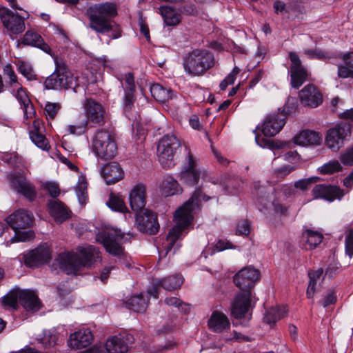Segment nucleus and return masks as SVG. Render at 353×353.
Wrapping results in <instances>:
<instances>
[{
	"label": "nucleus",
	"mask_w": 353,
	"mask_h": 353,
	"mask_svg": "<svg viewBox=\"0 0 353 353\" xmlns=\"http://www.w3.org/2000/svg\"><path fill=\"white\" fill-rule=\"evenodd\" d=\"M210 199L201 188H196L191 197L174 214L175 225L169 231L166 237L165 248L168 254L180 238L182 232L191 224L194 214L201 210V201Z\"/></svg>",
	"instance_id": "nucleus-1"
},
{
	"label": "nucleus",
	"mask_w": 353,
	"mask_h": 353,
	"mask_svg": "<svg viewBox=\"0 0 353 353\" xmlns=\"http://www.w3.org/2000/svg\"><path fill=\"white\" fill-rule=\"evenodd\" d=\"M259 279V270L252 266L242 268L234 276V284L242 290L232 302L231 314L235 319H242L248 312L251 303V290Z\"/></svg>",
	"instance_id": "nucleus-2"
},
{
	"label": "nucleus",
	"mask_w": 353,
	"mask_h": 353,
	"mask_svg": "<svg viewBox=\"0 0 353 353\" xmlns=\"http://www.w3.org/2000/svg\"><path fill=\"white\" fill-rule=\"evenodd\" d=\"M117 14V6L109 1L95 3L89 7L85 12L89 19L90 28L100 34L112 32L111 37L114 39L121 36L119 26L112 20Z\"/></svg>",
	"instance_id": "nucleus-3"
},
{
	"label": "nucleus",
	"mask_w": 353,
	"mask_h": 353,
	"mask_svg": "<svg viewBox=\"0 0 353 353\" xmlns=\"http://www.w3.org/2000/svg\"><path fill=\"white\" fill-rule=\"evenodd\" d=\"M214 65V56L207 50H193L187 53L183 59V68L191 76L202 75Z\"/></svg>",
	"instance_id": "nucleus-4"
},
{
	"label": "nucleus",
	"mask_w": 353,
	"mask_h": 353,
	"mask_svg": "<svg viewBox=\"0 0 353 353\" xmlns=\"http://www.w3.org/2000/svg\"><path fill=\"white\" fill-rule=\"evenodd\" d=\"M93 149L97 155L103 159H113L117 154L114 131L108 129L98 130L95 133Z\"/></svg>",
	"instance_id": "nucleus-5"
},
{
	"label": "nucleus",
	"mask_w": 353,
	"mask_h": 353,
	"mask_svg": "<svg viewBox=\"0 0 353 353\" xmlns=\"http://www.w3.org/2000/svg\"><path fill=\"white\" fill-rule=\"evenodd\" d=\"M180 148V141L173 134H166L160 139L157 147V157L160 164L164 168H170L174 165V157Z\"/></svg>",
	"instance_id": "nucleus-6"
},
{
	"label": "nucleus",
	"mask_w": 353,
	"mask_h": 353,
	"mask_svg": "<svg viewBox=\"0 0 353 353\" xmlns=\"http://www.w3.org/2000/svg\"><path fill=\"white\" fill-rule=\"evenodd\" d=\"M56 69L54 72L48 77L44 83L47 89H68L74 84V77L68 70L65 63L61 59H54Z\"/></svg>",
	"instance_id": "nucleus-7"
},
{
	"label": "nucleus",
	"mask_w": 353,
	"mask_h": 353,
	"mask_svg": "<svg viewBox=\"0 0 353 353\" xmlns=\"http://www.w3.org/2000/svg\"><path fill=\"white\" fill-rule=\"evenodd\" d=\"M123 237V234L120 230L105 228L97 234L96 239L103 244L107 252L113 255L119 256L123 251L121 246Z\"/></svg>",
	"instance_id": "nucleus-8"
},
{
	"label": "nucleus",
	"mask_w": 353,
	"mask_h": 353,
	"mask_svg": "<svg viewBox=\"0 0 353 353\" xmlns=\"http://www.w3.org/2000/svg\"><path fill=\"white\" fill-rule=\"evenodd\" d=\"M205 174L196 167L195 158L190 151L188 152L187 163L179 174V180L184 184L193 187L198 185L201 177Z\"/></svg>",
	"instance_id": "nucleus-9"
},
{
	"label": "nucleus",
	"mask_w": 353,
	"mask_h": 353,
	"mask_svg": "<svg viewBox=\"0 0 353 353\" xmlns=\"http://www.w3.org/2000/svg\"><path fill=\"white\" fill-rule=\"evenodd\" d=\"M136 223L139 230L148 234H155L159 230L156 213L148 209L137 212Z\"/></svg>",
	"instance_id": "nucleus-10"
},
{
	"label": "nucleus",
	"mask_w": 353,
	"mask_h": 353,
	"mask_svg": "<svg viewBox=\"0 0 353 353\" xmlns=\"http://www.w3.org/2000/svg\"><path fill=\"white\" fill-rule=\"evenodd\" d=\"M83 108L88 122L98 126L103 125L106 122L107 114L104 108L91 98H87L83 102Z\"/></svg>",
	"instance_id": "nucleus-11"
},
{
	"label": "nucleus",
	"mask_w": 353,
	"mask_h": 353,
	"mask_svg": "<svg viewBox=\"0 0 353 353\" xmlns=\"http://www.w3.org/2000/svg\"><path fill=\"white\" fill-rule=\"evenodd\" d=\"M350 134V125L341 123L327 131L325 137L327 146L332 150H339L343 145L344 139Z\"/></svg>",
	"instance_id": "nucleus-12"
},
{
	"label": "nucleus",
	"mask_w": 353,
	"mask_h": 353,
	"mask_svg": "<svg viewBox=\"0 0 353 353\" xmlns=\"http://www.w3.org/2000/svg\"><path fill=\"white\" fill-rule=\"evenodd\" d=\"M289 58L291 61L290 67L291 85L298 89L308 78L307 70L302 65L299 56L294 52H289Z\"/></svg>",
	"instance_id": "nucleus-13"
},
{
	"label": "nucleus",
	"mask_w": 353,
	"mask_h": 353,
	"mask_svg": "<svg viewBox=\"0 0 353 353\" xmlns=\"http://www.w3.org/2000/svg\"><path fill=\"white\" fill-rule=\"evenodd\" d=\"M57 263L61 270L67 274H76L83 267L81 257L73 252H63L60 253L57 259Z\"/></svg>",
	"instance_id": "nucleus-14"
},
{
	"label": "nucleus",
	"mask_w": 353,
	"mask_h": 353,
	"mask_svg": "<svg viewBox=\"0 0 353 353\" xmlns=\"http://www.w3.org/2000/svg\"><path fill=\"white\" fill-rule=\"evenodd\" d=\"M299 98L303 106L316 108L323 102V96L319 89L312 84H307L299 92Z\"/></svg>",
	"instance_id": "nucleus-15"
},
{
	"label": "nucleus",
	"mask_w": 353,
	"mask_h": 353,
	"mask_svg": "<svg viewBox=\"0 0 353 353\" xmlns=\"http://www.w3.org/2000/svg\"><path fill=\"white\" fill-rule=\"evenodd\" d=\"M51 259V251L47 245H43L31 250L24 258V264L29 268H35L48 263Z\"/></svg>",
	"instance_id": "nucleus-16"
},
{
	"label": "nucleus",
	"mask_w": 353,
	"mask_h": 353,
	"mask_svg": "<svg viewBox=\"0 0 353 353\" xmlns=\"http://www.w3.org/2000/svg\"><path fill=\"white\" fill-rule=\"evenodd\" d=\"M312 194L314 199H322L328 201H333L335 199H341L345 193L339 186L319 184L313 188Z\"/></svg>",
	"instance_id": "nucleus-17"
},
{
	"label": "nucleus",
	"mask_w": 353,
	"mask_h": 353,
	"mask_svg": "<svg viewBox=\"0 0 353 353\" xmlns=\"http://www.w3.org/2000/svg\"><path fill=\"white\" fill-rule=\"evenodd\" d=\"M29 137L31 141L43 150L48 151L50 149L49 142L43 134L44 127L39 119H34L28 127Z\"/></svg>",
	"instance_id": "nucleus-18"
},
{
	"label": "nucleus",
	"mask_w": 353,
	"mask_h": 353,
	"mask_svg": "<svg viewBox=\"0 0 353 353\" xmlns=\"http://www.w3.org/2000/svg\"><path fill=\"white\" fill-rule=\"evenodd\" d=\"M285 123V116L283 113L269 115L262 125V132L265 137H274L280 132Z\"/></svg>",
	"instance_id": "nucleus-19"
},
{
	"label": "nucleus",
	"mask_w": 353,
	"mask_h": 353,
	"mask_svg": "<svg viewBox=\"0 0 353 353\" xmlns=\"http://www.w3.org/2000/svg\"><path fill=\"white\" fill-rule=\"evenodd\" d=\"M131 338L130 335L114 336L107 340L105 347H97L103 348L105 353H126L129 349L128 341Z\"/></svg>",
	"instance_id": "nucleus-20"
},
{
	"label": "nucleus",
	"mask_w": 353,
	"mask_h": 353,
	"mask_svg": "<svg viewBox=\"0 0 353 353\" xmlns=\"http://www.w3.org/2000/svg\"><path fill=\"white\" fill-rule=\"evenodd\" d=\"M129 199L133 211L138 212L144 210L146 203V186L142 183L134 185L130 192Z\"/></svg>",
	"instance_id": "nucleus-21"
},
{
	"label": "nucleus",
	"mask_w": 353,
	"mask_h": 353,
	"mask_svg": "<svg viewBox=\"0 0 353 353\" xmlns=\"http://www.w3.org/2000/svg\"><path fill=\"white\" fill-rule=\"evenodd\" d=\"M9 227L14 232V236L7 242L8 245L22 241V210L18 209L6 218Z\"/></svg>",
	"instance_id": "nucleus-22"
},
{
	"label": "nucleus",
	"mask_w": 353,
	"mask_h": 353,
	"mask_svg": "<svg viewBox=\"0 0 353 353\" xmlns=\"http://www.w3.org/2000/svg\"><path fill=\"white\" fill-rule=\"evenodd\" d=\"M48 210L55 222L62 223L70 217L71 212L61 201L51 199L48 203Z\"/></svg>",
	"instance_id": "nucleus-23"
},
{
	"label": "nucleus",
	"mask_w": 353,
	"mask_h": 353,
	"mask_svg": "<svg viewBox=\"0 0 353 353\" xmlns=\"http://www.w3.org/2000/svg\"><path fill=\"white\" fill-rule=\"evenodd\" d=\"M92 340L93 335L91 331L89 329H83L71 334L68 344L73 349H81L88 346Z\"/></svg>",
	"instance_id": "nucleus-24"
},
{
	"label": "nucleus",
	"mask_w": 353,
	"mask_h": 353,
	"mask_svg": "<svg viewBox=\"0 0 353 353\" xmlns=\"http://www.w3.org/2000/svg\"><path fill=\"white\" fill-rule=\"evenodd\" d=\"M43 307V304L35 292L30 290H23V310L26 314L30 316L38 312Z\"/></svg>",
	"instance_id": "nucleus-25"
},
{
	"label": "nucleus",
	"mask_w": 353,
	"mask_h": 353,
	"mask_svg": "<svg viewBox=\"0 0 353 353\" xmlns=\"http://www.w3.org/2000/svg\"><path fill=\"white\" fill-rule=\"evenodd\" d=\"M208 324L209 328L216 333L223 332L230 327V322L228 316L224 313L217 310L212 313Z\"/></svg>",
	"instance_id": "nucleus-26"
},
{
	"label": "nucleus",
	"mask_w": 353,
	"mask_h": 353,
	"mask_svg": "<svg viewBox=\"0 0 353 353\" xmlns=\"http://www.w3.org/2000/svg\"><path fill=\"white\" fill-rule=\"evenodd\" d=\"M101 174L107 184H114L123 179L124 173L120 165L113 162L106 164L101 170Z\"/></svg>",
	"instance_id": "nucleus-27"
},
{
	"label": "nucleus",
	"mask_w": 353,
	"mask_h": 353,
	"mask_svg": "<svg viewBox=\"0 0 353 353\" xmlns=\"http://www.w3.org/2000/svg\"><path fill=\"white\" fill-rule=\"evenodd\" d=\"M322 141L321 135L313 130H305L294 137V142L299 145H318Z\"/></svg>",
	"instance_id": "nucleus-28"
},
{
	"label": "nucleus",
	"mask_w": 353,
	"mask_h": 353,
	"mask_svg": "<svg viewBox=\"0 0 353 353\" xmlns=\"http://www.w3.org/2000/svg\"><path fill=\"white\" fill-rule=\"evenodd\" d=\"M1 21L5 26L13 34H19L22 32V18L14 15L12 12L3 11L1 16Z\"/></svg>",
	"instance_id": "nucleus-29"
},
{
	"label": "nucleus",
	"mask_w": 353,
	"mask_h": 353,
	"mask_svg": "<svg viewBox=\"0 0 353 353\" xmlns=\"http://www.w3.org/2000/svg\"><path fill=\"white\" fill-rule=\"evenodd\" d=\"M77 250L83 257L81 258L83 268L90 267L92 263L101 261L99 250L93 245L79 247Z\"/></svg>",
	"instance_id": "nucleus-30"
},
{
	"label": "nucleus",
	"mask_w": 353,
	"mask_h": 353,
	"mask_svg": "<svg viewBox=\"0 0 353 353\" xmlns=\"http://www.w3.org/2000/svg\"><path fill=\"white\" fill-rule=\"evenodd\" d=\"M161 194L164 196H172L182 192L178 181L170 175L165 176L159 185Z\"/></svg>",
	"instance_id": "nucleus-31"
},
{
	"label": "nucleus",
	"mask_w": 353,
	"mask_h": 353,
	"mask_svg": "<svg viewBox=\"0 0 353 353\" xmlns=\"http://www.w3.org/2000/svg\"><path fill=\"white\" fill-rule=\"evenodd\" d=\"M149 301V296L143 293L132 296L125 303L126 307L137 313L145 312Z\"/></svg>",
	"instance_id": "nucleus-32"
},
{
	"label": "nucleus",
	"mask_w": 353,
	"mask_h": 353,
	"mask_svg": "<svg viewBox=\"0 0 353 353\" xmlns=\"http://www.w3.org/2000/svg\"><path fill=\"white\" fill-rule=\"evenodd\" d=\"M21 299L22 290L19 287H15L2 298L1 303L6 309L17 310Z\"/></svg>",
	"instance_id": "nucleus-33"
},
{
	"label": "nucleus",
	"mask_w": 353,
	"mask_h": 353,
	"mask_svg": "<svg viewBox=\"0 0 353 353\" xmlns=\"http://www.w3.org/2000/svg\"><path fill=\"white\" fill-rule=\"evenodd\" d=\"M23 45L36 46L46 53L50 54V47L43 41L41 37L36 32L27 31L23 35Z\"/></svg>",
	"instance_id": "nucleus-34"
},
{
	"label": "nucleus",
	"mask_w": 353,
	"mask_h": 353,
	"mask_svg": "<svg viewBox=\"0 0 353 353\" xmlns=\"http://www.w3.org/2000/svg\"><path fill=\"white\" fill-rule=\"evenodd\" d=\"M159 10L166 26H174L181 22V14L172 7L161 6Z\"/></svg>",
	"instance_id": "nucleus-35"
},
{
	"label": "nucleus",
	"mask_w": 353,
	"mask_h": 353,
	"mask_svg": "<svg viewBox=\"0 0 353 353\" xmlns=\"http://www.w3.org/2000/svg\"><path fill=\"white\" fill-rule=\"evenodd\" d=\"M343 64L339 66L338 75L341 78H353V52L343 57Z\"/></svg>",
	"instance_id": "nucleus-36"
},
{
	"label": "nucleus",
	"mask_w": 353,
	"mask_h": 353,
	"mask_svg": "<svg viewBox=\"0 0 353 353\" xmlns=\"http://www.w3.org/2000/svg\"><path fill=\"white\" fill-rule=\"evenodd\" d=\"M287 312V307L285 305L271 307L266 312L263 320L266 323L273 325L281 318H283Z\"/></svg>",
	"instance_id": "nucleus-37"
},
{
	"label": "nucleus",
	"mask_w": 353,
	"mask_h": 353,
	"mask_svg": "<svg viewBox=\"0 0 353 353\" xmlns=\"http://www.w3.org/2000/svg\"><path fill=\"white\" fill-rule=\"evenodd\" d=\"M183 283V278L179 275L170 276L159 280V284L166 290L172 291L179 288Z\"/></svg>",
	"instance_id": "nucleus-38"
},
{
	"label": "nucleus",
	"mask_w": 353,
	"mask_h": 353,
	"mask_svg": "<svg viewBox=\"0 0 353 353\" xmlns=\"http://www.w3.org/2000/svg\"><path fill=\"white\" fill-rule=\"evenodd\" d=\"M150 92L154 99L159 102L164 103L171 99L170 90H165L158 83L150 86Z\"/></svg>",
	"instance_id": "nucleus-39"
},
{
	"label": "nucleus",
	"mask_w": 353,
	"mask_h": 353,
	"mask_svg": "<svg viewBox=\"0 0 353 353\" xmlns=\"http://www.w3.org/2000/svg\"><path fill=\"white\" fill-rule=\"evenodd\" d=\"M303 238L308 245L309 249L315 248L323 240V235L316 231L307 230L303 234Z\"/></svg>",
	"instance_id": "nucleus-40"
},
{
	"label": "nucleus",
	"mask_w": 353,
	"mask_h": 353,
	"mask_svg": "<svg viewBox=\"0 0 353 353\" xmlns=\"http://www.w3.org/2000/svg\"><path fill=\"white\" fill-rule=\"evenodd\" d=\"M8 181L10 188L18 193L22 192V177L20 171H12L8 175Z\"/></svg>",
	"instance_id": "nucleus-41"
},
{
	"label": "nucleus",
	"mask_w": 353,
	"mask_h": 353,
	"mask_svg": "<svg viewBox=\"0 0 353 353\" xmlns=\"http://www.w3.org/2000/svg\"><path fill=\"white\" fill-rule=\"evenodd\" d=\"M107 205L113 210L120 212L127 211V207L125 205L123 199L118 195L110 193Z\"/></svg>",
	"instance_id": "nucleus-42"
},
{
	"label": "nucleus",
	"mask_w": 353,
	"mask_h": 353,
	"mask_svg": "<svg viewBox=\"0 0 353 353\" xmlns=\"http://www.w3.org/2000/svg\"><path fill=\"white\" fill-rule=\"evenodd\" d=\"M57 340L58 335L57 332L54 330H44L43 336L39 339L40 343H42L46 347L54 346L57 344Z\"/></svg>",
	"instance_id": "nucleus-43"
},
{
	"label": "nucleus",
	"mask_w": 353,
	"mask_h": 353,
	"mask_svg": "<svg viewBox=\"0 0 353 353\" xmlns=\"http://www.w3.org/2000/svg\"><path fill=\"white\" fill-rule=\"evenodd\" d=\"M37 192L35 185L30 181L26 180L23 176V197L27 199L30 202L35 200Z\"/></svg>",
	"instance_id": "nucleus-44"
},
{
	"label": "nucleus",
	"mask_w": 353,
	"mask_h": 353,
	"mask_svg": "<svg viewBox=\"0 0 353 353\" xmlns=\"http://www.w3.org/2000/svg\"><path fill=\"white\" fill-rule=\"evenodd\" d=\"M61 108L59 103L48 102L44 108V113L48 120H53Z\"/></svg>",
	"instance_id": "nucleus-45"
},
{
	"label": "nucleus",
	"mask_w": 353,
	"mask_h": 353,
	"mask_svg": "<svg viewBox=\"0 0 353 353\" xmlns=\"http://www.w3.org/2000/svg\"><path fill=\"white\" fill-rule=\"evenodd\" d=\"M240 69L238 67H234L231 72L223 79L220 83V88L225 90L229 85H232L234 83L236 77L239 73Z\"/></svg>",
	"instance_id": "nucleus-46"
},
{
	"label": "nucleus",
	"mask_w": 353,
	"mask_h": 353,
	"mask_svg": "<svg viewBox=\"0 0 353 353\" xmlns=\"http://www.w3.org/2000/svg\"><path fill=\"white\" fill-rule=\"evenodd\" d=\"M342 170V167L338 161H330L321 167V171L323 174H333Z\"/></svg>",
	"instance_id": "nucleus-47"
},
{
	"label": "nucleus",
	"mask_w": 353,
	"mask_h": 353,
	"mask_svg": "<svg viewBox=\"0 0 353 353\" xmlns=\"http://www.w3.org/2000/svg\"><path fill=\"white\" fill-rule=\"evenodd\" d=\"M165 303L170 306H175L179 309L183 311L185 313H188L190 311V307L188 305L183 303L180 299L176 297H170L165 299Z\"/></svg>",
	"instance_id": "nucleus-48"
},
{
	"label": "nucleus",
	"mask_w": 353,
	"mask_h": 353,
	"mask_svg": "<svg viewBox=\"0 0 353 353\" xmlns=\"http://www.w3.org/2000/svg\"><path fill=\"white\" fill-rule=\"evenodd\" d=\"M304 52L310 58H316L318 59L332 58V56L328 52H323L319 49H305Z\"/></svg>",
	"instance_id": "nucleus-49"
},
{
	"label": "nucleus",
	"mask_w": 353,
	"mask_h": 353,
	"mask_svg": "<svg viewBox=\"0 0 353 353\" xmlns=\"http://www.w3.org/2000/svg\"><path fill=\"white\" fill-rule=\"evenodd\" d=\"M345 245L346 254L352 257L353 255V228L349 229L347 232Z\"/></svg>",
	"instance_id": "nucleus-50"
},
{
	"label": "nucleus",
	"mask_w": 353,
	"mask_h": 353,
	"mask_svg": "<svg viewBox=\"0 0 353 353\" xmlns=\"http://www.w3.org/2000/svg\"><path fill=\"white\" fill-rule=\"evenodd\" d=\"M340 161L345 165H353V146L341 153Z\"/></svg>",
	"instance_id": "nucleus-51"
},
{
	"label": "nucleus",
	"mask_w": 353,
	"mask_h": 353,
	"mask_svg": "<svg viewBox=\"0 0 353 353\" xmlns=\"http://www.w3.org/2000/svg\"><path fill=\"white\" fill-rule=\"evenodd\" d=\"M318 179L319 178L317 177H311L305 179L299 180L294 183V187L297 189L305 191L308 190L311 184L316 182Z\"/></svg>",
	"instance_id": "nucleus-52"
},
{
	"label": "nucleus",
	"mask_w": 353,
	"mask_h": 353,
	"mask_svg": "<svg viewBox=\"0 0 353 353\" xmlns=\"http://www.w3.org/2000/svg\"><path fill=\"white\" fill-rule=\"evenodd\" d=\"M88 125V121L83 120L78 125H70L68 127V130L70 134L80 135L83 134Z\"/></svg>",
	"instance_id": "nucleus-53"
},
{
	"label": "nucleus",
	"mask_w": 353,
	"mask_h": 353,
	"mask_svg": "<svg viewBox=\"0 0 353 353\" xmlns=\"http://www.w3.org/2000/svg\"><path fill=\"white\" fill-rule=\"evenodd\" d=\"M336 295L334 290H330L325 296V297L319 302V303L324 307L330 305L334 304L336 302Z\"/></svg>",
	"instance_id": "nucleus-54"
},
{
	"label": "nucleus",
	"mask_w": 353,
	"mask_h": 353,
	"mask_svg": "<svg viewBox=\"0 0 353 353\" xmlns=\"http://www.w3.org/2000/svg\"><path fill=\"white\" fill-rule=\"evenodd\" d=\"M296 169L292 165H284L280 168H278L274 171V175L278 179H283L285 176L289 174L291 172Z\"/></svg>",
	"instance_id": "nucleus-55"
},
{
	"label": "nucleus",
	"mask_w": 353,
	"mask_h": 353,
	"mask_svg": "<svg viewBox=\"0 0 353 353\" xmlns=\"http://www.w3.org/2000/svg\"><path fill=\"white\" fill-rule=\"evenodd\" d=\"M125 91V97H124V108L125 110H130L134 102L135 101V96H134V92L135 91H131L129 92L128 90H124Z\"/></svg>",
	"instance_id": "nucleus-56"
},
{
	"label": "nucleus",
	"mask_w": 353,
	"mask_h": 353,
	"mask_svg": "<svg viewBox=\"0 0 353 353\" xmlns=\"http://www.w3.org/2000/svg\"><path fill=\"white\" fill-rule=\"evenodd\" d=\"M44 188L48 191L49 194L53 197L57 198L60 194V188L59 185L56 183L48 182L44 185Z\"/></svg>",
	"instance_id": "nucleus-57"
},
{
	"label": "nucleus",
	"mask_w": 353,
	"mask_h": 353,
	"mask_svg": "<svg viewBox=\"0 0 353 353\" xmlns=\"http://www.w3.org/2000/svg\"><path fill=\"white\" fill-rule=\"evenodd\" d=\"M250 224L248 220H241L236 227V233L239 234L248 235L250 234Z\"/></svg>",
	"instance_id": "nucleus-58"
},
{
	"label": "nucleus",
	"mask_w": 353,
	"mask_h": 353,
	"mask_svg": "<svg viewBox=\"0 0 353 353\" xmlns=\"http://www.w3.org/2000/svg\"><path fill=\"white\" fill-rule=\"evenodd\" d=\"M125 87L124 90L129 92L135 91L134 77L132 73L128 72L125 74L124 77Z\"/></svg>",
	"instance_id": "nucleus-59"
},
{
	"label": "nucleus",
	"mask_w": 353,
	"mask_h": 353,
	"mask_svg": "<svg viewBox=\"0 0 353 353\" xmlns=\"http://www.w3.org/2000/svg\"><path fill=\"white\" fill-rule=\"evenodd\" d=\"M23 76L29 81L35 80L37 74L31 65L23 62Z\"/></svg>",
	"instance_id": "nucleus-60"
},
{
	"label": "nucleus",
	"mask_w": 353,
	"mask_h": 353,
	"mask_svg": "<svg viewBox=\"0 0 353 353\" xmlns=\"http://www.w3.org/2000/svg\"><path fill=\"white\" fill-rule=\"evenodd\" d=\"M87 189V183L85 178L81 176L79 179L78 184L76 187V193L79 197L83 196Z\"/></svg>",
	"instance_id": "nucleus-61"
},
{
	"label": "nucleus",
	"mask_w": 353,
	"mask_h": 353,
	"mask_svg": "<svg viewBox=\"0 0 353 353\" xmlns=\"http://www.w3.org/2000/svg\"><path fill=\"white\" fill-rule=\"evenodd\" d=\"M256 141L259 145L262 148H278V146L274 143L273 141L266 139L264 138H260L258 136H256Z\"/></svg>",
	"instance_id": "nucleus-62"
},
{
	"label": "nucleus",
	"mask_w": 353,
	"mask_h": 353,
	"mask_svg": "<svg viewBox=\"0 0 353 353\" xmlns=\"http://www.w3.org/2000/svg\"><path fill=\"white\" fill-rule=\"evenodd\" d=\"M34 223V217L30 211L23 210V229L25 228H30Z\"/></svg>",
	"instance_id": "nucleus-63"
},
{
	"label": "nucleus",
	"mask_w": 353,
	"mask_h": 353,
	"mask_svg": "<svg viewBox=\"0 0 353 353\" xmlns=\"http://www.w3.org/2000/svg\"><path fill=\"white\" fill-rule=\"evenodd\" d=\"M274 12L276 14H283L288 12L289 8L286 6L284 1H275L274 3Z\"/></svg>",
	"instance_id": "nucleus-64"
}]
</instances>
